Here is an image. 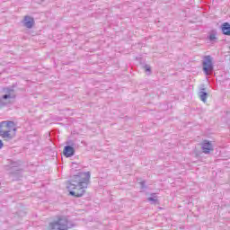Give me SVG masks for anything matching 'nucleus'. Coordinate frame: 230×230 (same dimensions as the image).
Listing matches in <instances>:
<instances>
[{
	"instance_id": "obj_6",
	"label": "nucleus",
	"mask_w": 230,
	"mask_h": 230,
	"mask_svg": "<svg viewBox=\"0 0 230 230\" xmlns=\"http://www.w3.org/2000/svg\"><path fill=\"white\" fill-rule=\"evenodd\" d=\"M203 154H210L213 150V144L209 140H203L201 144Z\"/></svg>"
},
{
	"instance_id": "obj_7",
	"label": "nucleus",
	"mask_w": 230,
	"mask_h": 230,
	"mask_svg": "<svg viewBox=\"0 0 230 230\" xmlns=\"http://www.w3.org/2000/svg\"><path fill=\"white\" fill-rule=\"evenodd\" d=\"M63 154L65 157H73V155H75V147H73V144L66 146L64 147Z\"/></svg>"
},
{
	"instance_id": "obj_8",
	"label": "nucleus",
	"mask_w": 230,
	"mask_h": 230,
	"mask_svg": "<svg viewBox=\"0 0 230 230\" xmlns=\"http://www.w3.org/2000/svg\"><path fill=\"white\" fill-rule=\"evenodd\" d=\"M23 22H24L25 28L31 29L33 28V24H35V20L31 16H25Z\"/></svg>"
},
{
	"instance_id": "obj_3",
	"label": "nucleus",
	"mask_w": 230,
	"mask_h": 230,
	"mask_svg": "<svg viewBox=\"0 0 230 230\" xmlns=\"http://www.w3.org/2000/svg\"><path fill=\"white\" fill-rule=\"evenodd\" d=\"M49 227L52 230H69V219L66 216H60L57 221L49 223Z\"/></svg>"
},
{
	"instance_id": "obj_10",
	"label": "nucleus",
	"mask_w": 230,
	"mask_h": 230,
	"mask_svg": "<svg viewBox=\"0 0 230 230\" xmlns=\"http://www.w3.org/2000/svg\"><path fill=\"white\" fill-rule=\"evenodd\" d=\"M198 94L203 103H206V102H208V92H206V88H201Z\"/></svg>"
},
{
	"instance_id": "obj_2",
	"label": "nucleus",
	"mask_w": 230,
	"mask_h": 230,
	"mask_svg": "<svg viewBox=\"0 0 230 230\" xmlns=\"http://www.w3.org/2000/svg\"><path fill=\"white\" fill-rule=\"evenodd\" d=\"M10 132H17L15 122L10 120L0 122V136L4 139H13V135Z\"/></svg>"
},
{
	"instance_id": "obj_1",
	"label": "nucleus",
	"mask_w": 230,
	"mask_h": 230,
	"mask_svg": "<svg viewBox=\"0 0 230 230\" xmlns=\"http://www.w3.org/2000/svg\"><path fill=\"white\" fill-rule=\"evenodd\" d=\"M89 181H91V172H78L72 176L66 186L69 195L75 198L84 197L85 190L89 186Z\"/></svg>"
},
{
	"instance_id": "obj_5",
	"label": "nucleus",
	"mask_w": 230,
	"mask_h": 230,
	"mask_svg": "<svg viewBox=\"0 0 230 230\" xmlns=\"http://www.w3.org/2000/svg\"><path fill=\"white\" fill-rule=\"evenodd\" d=\"M202 66H203V72L207 76H209V73L213 72V69H214L213 59L211 58V56L204 57Z\"/></svg>"
},
{
	"instance_id": "obj_13",
	"label": "nucleus",
	"mask_w": 230,
	"mask_h": 230,
	"mask_svg": "<svg viewBox=\"0 0 230 230\" xmlns=\"http://www.w3.org/2000/svg\"><path fill=\"white\" fill-rule=\"evenodd\" d=\"M8 102H6V100H4V98H3V95L0 96V109H3L4 107H6V105H8Z\"/></svg>"
},
{
	"instance_id": "obj_18",
	"label": "nucleus",
	"mask_w": 230,
	"mask_h": 230,
	"mask_svg": "<svg viewBox=\"0 0 230 230\" xmlns=\"http://www.w3.org/2000/svg\"><path fill=\"white\" fill-rule=\"evenodd\" d=\"M3 146H4V144L3 143V140L0 139V149H2Z\"/></svg>"
},
{
	"instance_id": "obj_17",
	"label": "nucleus",
	"mask_w": 230,
	"mask_h": 230,
	"mask_svg": "<svg viewBox=\"0 0 230 230\" xmlns=\"http://www.w3.org/2000/svg\"><path fill=\"white\" fill-rule=\"evenodd\" d=\"M13 168H17V163L16 162L11 163V170H13Z\"/></svg>"
},
{
	"instance_id": "obj_9",
	"label": "nucleus",
	"mask_w": 230,
	"mask_h": 230,
	"mask_svg": "<svg viewBox=\"0 0 230 230\" xmlns=\"http://www.w3.org/2000/svg\"><path fill=\"white\" fill-rule=\"evenodd\" d=\"M221 31L223 32V35H226L227 37H230V23L229 22H224L221 25Z\"/></svg>"
},
{
	"instance_id": "obj_4",
	"label": "nucleus",
	"mask_w": 230,
	"mask_h": 230,
	"mask_svg": "<svg viewBox=\"0 0 230 230\" xmlns=\"http://www.w3.org/2000/svg\"><path fill=\"white\" fill-rule=\"evenodd\" d=\"M2 93H4L3 95L4 100H15L17 98L15 94V84L2 88Z\"/></svg>"
},
{
	"instance_id": "obj_14",
	"label": "nucleus",
	"mask_w": 230,
	"mask_h": 230,
	"mask_svg": "<svg viewBox=\"0 0 230 230\" xmlns=\"http://www.w3.org/2000/svg\"><path fill=\"white\" fill-rule=\"evenodd\" d=\"M11 175H15L16 177H22V175H21V170L19 169H15L14 171H12Z\"/></svg>"
},
{
	"instance_id": "obj_16",
	"label": "nucleus",
	"mask_w": 230,
	"mask_h": 230,
	"mask_svg": "<svg viewBox=\"0 0 230 230\" xmlns=\"http://www.w3.org/2000/svg\"><path fill=\"white\" fill-rule=\"evenodd\" d=\"M144 69L146 70V73H152V68L150 67L149 65H145Z\"/></svg>"
},
{
	"instance_id": "obj_12",
	"label": "nucleus",
	"mask_w": 230,
	"mask_h": 230,
	"mask_svg": "<svg viewBox=\"0 0 230 230\" xmlns=\"http://www.w3.org/2000/svg\"><path fill=\"white\" fill-rule=\"evenodd\" d=\"M207 39H208V40L210 41V42H215V41H217V31H212L210 33H209V35L207 37Z\"/></svg>"
},
{
	"instance_id": "obj_11",
	"label": "nucleus",
	"mask_w": 230,
	"mask_h": 230,
	"mask_svg": "<svg viewBox=\"0 0 230 230\" xmlns=\"http://www.w3.org/2000/svg\"><path fill=\"white\" fill-rule=\"evenodd\" d=\"M147 200L151 202V204H159V199H157V194L156 193H151V197L147 198Z\"/></svg>"
},
{
	"instance_id": "obj_15",
	"label": "nucleus",
	"mask_w": 230,
	"mask_h": 230,
	"mask_svg": "<svg viewBox=\"0 0 230 230\" xmlns=\"http://www.w3.org/2000/svg\"><path fill=\"white\" fill-rule=\"evenodd\" d=\"M146 181H140V189L141 190H146Z\"/></svg>"
}]
</instances>
